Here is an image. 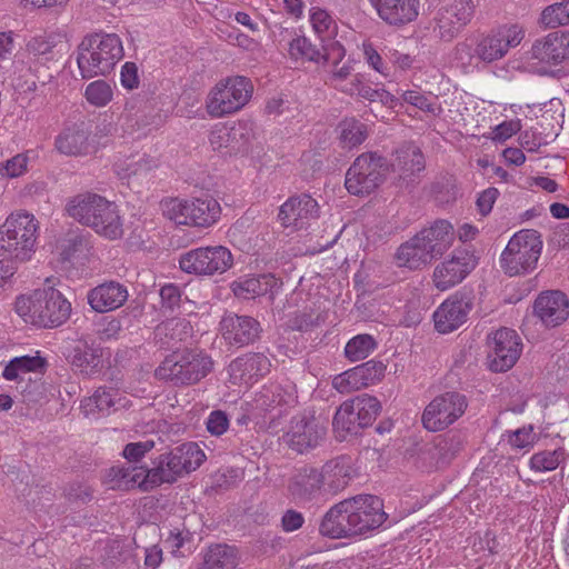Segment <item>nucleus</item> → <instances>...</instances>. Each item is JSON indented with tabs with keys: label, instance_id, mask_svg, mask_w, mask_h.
I'll return each mask as SVG.
<instances>
[{
	"label": "nucleus",
	"instance_id": "nucleus-26",
	"mask_svg": "<svg viewBox=\"0 0 569 569\" xmlns=\"http://www.w3.org/2000/svg\"><path fill=\"white\" fill-rule=\"evenodd\" d=\"M530 54L547 64H559L569 58V36L551 32L536 40L531 47Z\"/></svg>",
	"mask_w": 569,
	"mask_h": 569
},
{
	"label": "nucleus",
	"instance_id": "nucleus-36",
	"mask_svg": "<svg viewBox=\"0 0 569 569\" xmlns=\"http://www.w3.org/2000/svg\"><path fill=\"white\" fill-rule=\"evenodd\" d=\"M71 366L86 377H93L102 369V351L88 345L77 346L69 355Z\"/></svg>",
	"mask_w": 569,
	"mask_h": 569
},
{
	"label": "nucleus",
	"instance_id": "nucleus-60",
	"mask_svg": "<svg viewBox=\"0 0 569 569\" xmlns=\"http://www.w3.org/2000/svg\"><path fill=\"white\" fill-rule=\"evenodd\" d=\"M310 22L315 32L320 37L329 36L331 29L335 27V21L331 16L326 10L318 7L310 9Z\"/></svg>",
	"mask_w": 569,
	"mask_h": 569
},
{
	"label": "nucleus",
	"instance_id": "nucleus-45",
	"mask_svg": "<svg viewBox=\"0 0 569 569\" xmlns=\"http://www.w3.org/2000/svg\"><path fill=\"white\" fill-rule=\"evenodd\" d=\"M543 29H556L569 24V0H562L545 7L538 18Z\"/></svg>",
	"mask_w": 569,
	"mask_h": 569
},
{
	"label": "nucleus",
	"instance_id": "nucleus-47",
	"mask_svg": "<svg viewBox=\"0 0 569 569\" xmlns=\"http://www.w3.org/2000/svg\"><path fill=\"white\" fill-rule=\"evenodd\" d=\"M288 52L295 60L329 61L330 53L322 54L306 37H296L289 42Z\"/></svg>",
	"mask_w": 569,
	"mask_h": 569
},
{
	"label": "nucleus",
	"instance_id": "nucleus-24",
	"mask_svg": "<svg viewBox=\"0 0 569 569\" xmlns=\"http://www.w3.org/2000/svg\"><path fill=\"white\" fill-rule=\"evenodd\" d=\"M533 310L545 326L557 327L569 317V300L561 291H545L536 299Z\"/></svg>",
	"mask_w": 569,
	"mask_h": 569
},
{
	"label": "nucleus",
	"instance_id": "nucleus-40",
	"mask_svg": "<svg viewBox=\"0 0 569 569\" xmlns=\"http://www.w3.org/2000/svg\"><path fill=\"white\" fill-rule=\"evenodd\" d=\"M320 472L323 485H328L330 489L345 488L352 475L350 459L346 457L332 459L322 466Z\"/></svg>",
	"mask_w": 569,
	"mask_h": 569
},
{
	"label": "nucleus",
	"instance_id": "nucleus-15",
	"mask_svg": "<svg viewBox=\"0 0 569 569\" xmlns=\"http://www.w3.org/2000/svg\"><path fill=\"white\" fill-rule=\"evenodd\" d=\"M467 407L466 397L459 392H445L437 396L425 408L423 427L432 432L445 430L466 412Z\"/></svg>",
	"mask_w": 569,
	"mask_h": 569
},
{
	"label": "nucleus",
	"instance_id": "nucleus-19",
	"mask_svg": "<svg viewBox=\"0 0 569 569\" xmlns=\"http://www.w3.org/2000/svg\"><path fill=\"white\" fill-rule=\"evenodd\" d=\"M476 267V259L467 250H456L449 259L440 262L433 270L432 282L440 291L460 283Z\"/></svg>",
	"mask_w": 569,
	"mask_h": 569
},
{
	"label": "nucleus",
	"instance_id": "nucleus-29",
	"mask_svg": "<svg viewBox=\"0 0 569 569\" xmlns=\"http://www.w3.org/2000/svg\"><path fill=\"white\" fill-rule=\"evenodd\" d=\"M417 234L433 259L448 251L456 240L453 226L447 220H437Z\"/></svg>",
	"mask_w": 569,
	"mask_h": 569
},
{
	"label": "nucleus",
	"instance_id": "nucleus-3",
	"mask_svg": "<svg viewBox=\"0 0 569 569\" xmlns=\"http://www.w3.org/2000/svg\"><path fill=\"white\" fill-rule=\"evenodd\" d=\"M123 57L120 38L113 33H94L86 37L78 52V67L83 78L110 73Z\"/></svg>",
	"mask_w": 569,
	"mask_h": 569
},
{
	"label": "nucleus",
	"instance_id": "nucleus-51",
	"mask_svg": "<svg viewBox=\"0 0 569 569\" xmlns=\"http://www.w3.org/2000/svg\"><path fill=\"white\" fill-rule=\"evenodd\" d=\"M377 343L370 335H358L350 339L345 347L346 357L352 361L367 358L376 349Z\"/></svg>",
	"mask_w": 569,
	"mask_h": 569
},
{
	"label": "nucleus",
	"instance_id": "nucleus-16",
	"mask_svg": "<svg viewBox=\"0 0 569 569\" xmlns=\"http://www.w3.org/2000/svg\"><path fill=\"white\" fill-rule=\"evenodd\" d=\"M347 512L351 515L355 536L378 529L387 519L382 500L372 495H359L347 499Z\"/></svg>",
	"mask_w": 569,
	"mask_h": 569
},
{
	"label": "nucleus",
	"instance_id": "nucleus-53",
	"mask_svg": "<svg viewBox=\"0 0 569 569\" xmlns=\"http://www.w3.org/2000/svg\"><path fill=\"white\" fill-rule=\"evenodd\" d=\"M157 166V160L147 154L139 156L138 158L133 157L116 164L118 173L122 177L140 176L151 171Z\"/></svg>",
	"mask_w": 569,
	"mask_h": 569
},
{
	"label": "nucleus",
	"instance_id": "nucleus-4",
	"mask_svg": "<svg viewBox=\"0 0 569 569\" xmlns=\"http://www.w3.org/2000/svg\"><path fill=\"white\" fill-rule=\"evenodd\" d=\"M328 53L336 59L329 77V82L335 89L369 102L379 101L385 106H393L396 99L391 93L380 87L373 88L365 74H353L352 66L349 62L339 66L338 62L345 57V49L339 42H332Z\"/></svg>",
	"mask_w": 569,
	"mask_h": 569
},
{
	"label": "nucleus",
	"instance_id": "nucleus-5",
	"mask_svg": "<svg viewBox=\"0 0 569 569\" xmlns=\"http://www.w3.org/2000/svg\"><path fill=\"white\" fill-rule=\"evenodd\" d=\"M39 222L26 211H17L0 224V251L8 258L26 262L36 252Z\"/></svg>",
	"mask_w": 569,
	"mask_h": 569
},
{
	"label": "nucleus",
	"instance_id": "nucleus-49",
	"mask_svg": "<svg viewBox=\"0 0 569 569\" xmlns=\"http://www.w3.org/2000/svg\"><path fill=\"white\" fill-rule=\"evenodd\" d=\"M565 450H543L536 452L529 460V467L535 472H548L556 470L565 460Z\"/></svg>",
	"mask_w": 569,
	"mask_h": 569
},
{
	"label": "nucleus",
	"instance_id": "nucleus-43",
	"mask_svg": "<svg viewBox=\"0 0 569 569\" xmlns=\"http://www.w3.org/2000/svg\"><path fill=\"white\" fill-rule=\"evenodd\" d=\"M44 361L39 356H23L13 358L3 369L2 376L7 380H23L24 376L43 368Z\"/></svg>",
	"mask_w": 569,
	"mask_h": 569
},
{
	"label": "nucleus",
	"instance_id": "nucleus-63",
	"mask_svg": "<svg viewBox=\"0 0 569 569\" xmlns=\"http://www.w3.org/2000/svg\"><path fill=\"white\" fill-rule=\"evenodd\" d=\"M56 46V36L40 34L32 38L28 43V50L34 56H46Z\"/></svg>",
	"mask_w": 569,
	"mask_h": 569
},
{
	"label": "nucleus",
	"instance_id": "nucleus-9",
	"mask_svg": "<svg viewBox=\"0 0 569 569\" xmlns=\"http://www.w3.org/2000/svg\"><path fill=\"white\" fill-rule=\"evenodd\" d=\"M206 455L194 442L183 443L170 452L160 455L153 467L148 468L152 489L162 483H172L183 473H189L201 466Z\"/></svg>",
	"mask_w": 569,
	"mask_h": 569
},
{
	"label": "nucleus",
	"instance_id": "nucleus-25",
	"mask_svg": "<svg viewBox=\"0 0 569 569\" xmlns=\"http://www.w3.org/2000/svg\"><path fill=\"white\" fill-rule=\"evenodd\" d=\"M271 362L263 353H248L229 365L228 372L233 385H249L270 371Z\"/></svg>",
	"mask_w": 569,
	"mask_h": 569
},
{
	"label": "nucleus",
	"instance_id": "nucleus-48",
	"mask_svg": "<svg viewBox=\"0 0 569 569\" xmlns=\"http://www.w3.org/2000/svg\"><path fill=\"white\" fill-rule=\"evenodd\" d=\"M333 427L337 432L357 433L362 429L355 406L351 400L345 401L337 410L333 418Z\"/></svg>",
	"mask_w": 569,
	"mask_h": 569
},
{
	"label": "nucleus",
	"instance_id": "nucleus-10",
	"mask_svg": "<svg viewBox=\"0 0 569 569\" xmlns=\"http://www.w3.org/2000/svg\"><path fill=\"white\" fill-rule=\"evenodd\" d=\"M541 234L533 229L516 232L501 253L500 266L506 274L521 276L532 272L542 250Z\"/></svg>",
	"mask_w": 569,
	"mask_h": 569
},
{
	"label": "nucleus",
	"instance_id": "nucleus-62",
	"mask_svg": "<svg viewBox=\"0 0 569 569\" xmlns=\"http://www.w3.org/2000/svg\"><path fill=\"white\" fill-rule=\"evenodd\" d=\"M153 447H154V442L152 440L130 442V443L126 445L122 455L129 462H138L149 451H151L153 449Z\"/></svg>",
	"mask_w": 569,
	"mask_h": 569
},
{
	"label": "nucleus",
	"instance_id": "nucleus-37",
	"mask_svg": "<svg viewBox=\"0 0 569 569\" xmlns=\"http://www.w3.org/2000/svg\"><path fill=\"white\" fill-rule=\"evenodd\" d=\"M54 147L61 154L81 157L89 152L88 133L80 128H67L54 140Z\"/></svg>",
	"mask_w": 569,
	"mask_h": 569
},
{
	"label": "nucleus",
	"instance_id": "nucleus-1",
	"mask_svg": "<svg viewBox=\"0 0 569 569\" xmlns=\"http://www.w3.org/2000/svg\"><path fill=\"white\" fill-rule=\"evenodd\" d=\"M66 212L106 239L117 240L123 236V222L118 206L100 194L83 192L70 198Z\"/></svg>",
	"mask_w": 569,
	"mask_h": 569
},
{
	"label": "nucleus",
	"instance_id": "nucleus-28",
	"mask_svg": "<svg viewBox=\"0 0 569 569\" xmlns=\"http://www.w3.org/2000/svg\"><path fill=\"white\" fill-rule=\"evenodd\" d=\"M297 400L295 385L289 380L271 382L257 392L253 402L257 409L268 411L277 407L293 405Z\"/></svg>",
	"mask_w": 569,
	"mask_h": 569
},
{
	"label": "nucleus",
	"instance_id": "nucleus-38",
	"mask_svg": "<svg viewBox=\"0 0 569 569\" xmlns=\"http://www.w3.org/2000/svg\"><path fill=\"white\" fill-rule=\"evenodd\" d=\"M192 335L190 321L183 318H172L161 322L154 330V338L163 347L187 340Z\"/></svg>",
	"mask_w": 569,
	"mask_h": 569
},
{
	"label": "nucleus",
	"instance_id": "nucleus-31",
	"mask_svg": "<svg viewBox=\"0 0 569 569\" xmlns=\"http://www.w3.org/2000/svg\"><path fill=\"white\" fill-rule=\"evenodd\" d=\"M347 499L332 506L323 516L319 531L322 536L332 539L355 537L351 515L347 512Z\"/></svg>",
	"mask_w": 569,
	"mask_h": 569
},
{
	"label": "nucleus",
	"instance_id": "nucleus-30",
	"mask_svg": "<svg viewBox=\"0 0 569 569\" xmlns=\"http://www.w3.org/2000/svg\"><path fill=\"white\" fill-rule=\"evenodd\" d=\"M128 299L127 288L116 281L104 282L88 293V302L97 312H108L120 308Z\"/></svg>",
	"mask_w": 569,
	"mask_h": 569
},
{
	"label": "nucleus",
	"instance_id": "nucleus-42",
	"mask_svg": "<svg viewBox=\"0 0 569 569\" xmlns=\"http://www.w3.org/2000/svg\"><path fill=\"white\" fill-rule=\"evenodd\" d=\"M59 249L64 260L86 258L92 249L91 236L88 232L69 233L61 240Z\"/></svg>",
	"mask_w": 569,
	"mask_h": 569
},
{
	"label": "nucleus",
	"instance_id": "nucleus-23",
	"mask_svg": "<svg viewBox=\"0 0 569 569\" xmlns=\"http://www.w3.org/2000/svg\"><path fill=\"white\" fill-rule=\"evenodd\" d=\"M222 338L230 346L243 347L253 342L260 332V323L249 316L227 315L220 322Z\"/></svg>",
	"mask_w": 569,
	"mask_h": 569
},
{
	"label": "nucleus",
	"instance_id": "nucleus-39",
	"mask_svg": "<svg viewBox=\"0 0 569 569\" xmlns=\"http://www.w3.org/2000/svg\"><path fill=\"white\" fill-rule=\"evenodd\" d=\"M238 563L239 557L234 547L217 543L203 553L202 565L198 569H234Z\"/></svg>",
	"mask_w": 569,
	"mask_h": 569
},
{
	"label": "nucleus",
	"instance_id": "nucleus-20",
	"mask_svg": "<svg viewBox=\"0 0 569 569\" xmlns=\"http://www.w3.org/2000/svg\"><path fill=\"white\" fill-rule=\"evenodd\" d=\"M472 309L471 300L461 293L448 297L433 312L435 329L442 335L459 329Z\"/></svg>",
	"mask_w": 569,
	"mask_h": 569
},
{
	"label": "nucleus",
	"instance_id": "nucleus-6",
	"mask_svg": "<svg viewBox=\"0 0 569 569\" xmlns=\"http://www.w3.org/2000/svg\"><path fill=\"white\" fill-rule=\"evenodd\" d=\"M213 369V360L202 350L183 349L168 355L156 369V377L174 386H191Z\"/></svg>",
	"mask_w": 569,
	"mask_h": 569
},
{
	"label": "nucleus",
	"instance_id": "nucleus-61",
	"mask_svg": "<svg viewBox=\"0 0 569 569\" xmlns=\"http://www.w3.org/2000/svg\"><path fill=\"white\" fill-rule=\"evenodd\" d=\"M402 99L405 102L432 114H437L439 107L431 102L428 97L423 96L418 90H407L402 92Z\"/></svg>",
	"mask_w": 569,
	"mask_h": 569
},
{
	"label": "nucleus",
	"instance_id": "nucleus-22",
	"mask_svg": "<svg viewBox=\"0 0 569 569\" xmlns=\"http://www.w3.org/2000/svg\"><path fill=\"white\" fill-rule=\"evenodd\" d=\"M378 17L388 26L403 27L419 16L420 0H369Z\"/></svg>",
	"mask_w": 569,
	"mask_h": 569
},
{
	"label": "nucleus",
	"instance_id": "nucleus-8",
	"mask_svg": "<svg viewBox=\"0 0 569 569\" xmlns=\"http://www.w3.org/2000/svg\"><path fill=\"white\" fill-rule=\"evenodd\" d=\"M206 455L194 442L183 443L170 452L160 455L153 467L148 468L152 489L162 483H172L183 473H189L201 466Z\"/></svg>",
	"mask_w": 569,
	"mask_h": 569
},
{
	"label": "nucleus",
	"instance_id": "nucleus-14",
	"mask_svg": "<svg viewBox=\"0 0 569 569\" xmlns=\"http://www.w3.org/2000/svg\"><path fill=\"white\" fill-rule=\"evenodd\" d=\"M179 264L181 270L188 273L221 274L232 267L233 256L223 246L201 247L182 254Z\"/></svg>",
	"mask_w": 569,
	"mask_h": 569
},
{
	"label": "nucleus",
	"instance_id": "nucleus-12",
	"mask_svg": "<svg viewBox=\"0 0 569 569\" xmlns=\"http://www.w3.org/2000/svg\"><path fill=\"white\" fill-rule=\"evenodd\" d=\"M525 36L526 29L520 23L500 24L478 37L471 58L485 63L501 60L510 49L521 43Z\"/></svg>",
	"mask_w": 569,
	"mask_h": 569
},
{
	"label": "nucleus",
	"instance_id": "nucleus-50",
	"mask_svg": "<svg viewBox=\"0 0 569 569\" xmlns=\"http://www.w3.org/2000/svg\"><path fill=\"white\" fill-rule=\"evenodd\" d=\"M209 143L216 151H237L239 150L237 141V131L229 129L223 124H216L209 133Z\"/></svg>",
	"mask_w": 569,
	"mask_h": 569
},
{
	"label": "nucleus",
	"instance_id": "nucleus-56",
	"mask_svg": "<svg viewBox=\"0 0 569 569\" xmlns=\"http://www.w3.org/2000/svg\"><path fill=\"white\" fill-rule=\"evenodd\" d=\"M363 388L379 382L386 372V366L381 361L370 360L356 367Z\"/></svg>",
	"mask_w": 569,
	"mask_h": 569
},
{
	"label": "nucleus",
	"instance_id": "nucleus-21",
	"mask_svg": "<svg viewBox=\"0 0 569 569\" xmlns=\"http://www.w3.org/2000/svg\"><path fill=\"white\" fill-rule=\"evenodd\" d=\"M319 206L308 194L289 198L279 209L278 218L284 228L307 229L318 218Z\"/></svg>",
	"mask_w": 569,
	"mask_h": 569
},
{
	"label": "nucleus",
	"instance_id": "nucleus-2",
	"mask_svg": "<svg viewBox=\"0 0 569 569\" xmlns=\"http://www.w3.org/2000/svg\"><path fill=\"white\" fill-rule=\"evenodd\" d=\"M54 286L56 279L47 278L42 288L17 298L16 311L26 323L54 328L69 318L71 305Z\"/></svg>",
	"mask_w": 569,
	"mask_h": 569
},
{
	"label": "nucleus",
	"instance_id": "nucleus-46",
	"mask_svg": "<svg viewBox=\"0 0 569 569\" xmlns=\"http://www.w3.org/2000/svg\"><path fill=\"white\" fill-rule=\"evenodd\" d=\"M338 130L340 143L343 148L348 149H352L361 144L368 136L366 124L355 118L342 120L338 126Z\"/></svg>",
	"mask_w": 569,
	"mask_h": 569
},
{
	"label": "nucleus",
	"instance_id": "nucleus-52",
	"mask_svg": "<svg viewBox=\"0 0 569 569\" xmlns=\"http://www.w3.org/2000/svg\"><path fill=\"white\" fill-rule=\"evenodd\" d=\"M351 401L355 406L356 413L358 415V419L360 420V425H362V427L371 425L376 420L381 409L379 400L368 395L359 396Z\"/></svg>",
	"mask_w": 569,
	"mask_h": 569
},
{
	"label": "nucleus",
	"instance_id": "nucleus-17",
	"mask_svg": "<svg viewBox=\"0 0 569 569\" xmlns=\"http://www.w3.org/2000/svg\"><path fill=\"white\" fill-rule=\"evenodd\" d=\"M490 348V368L493 371H507L515 366L521 353V341L518 333L501 328L488 336Z\"/></svg>",
	"mask_w": 569,
	"mask_h": 569
},
{
	"label": "nucleus",
	"instance_id": "nucleus-27",
	"mask_svg": "<svg viewBox=\"0 0 569 569\" xmlns=\"http://www.w3.org/2000/svg\"><path fill=\"white\" fill-rule=\"evenodd\" d=\"M107 482L112 489L129 490L139 488L152 490L149 470L144 466H116L109 469Z\"/></svg>",
	"mask_w": 569,
	"mask_h": 569
},
{
	"label": "nucleus",
	"instance_id": "nucleus-58",
	"mask_svg": "<svg viewBox=\"0 0 569 569\" xmlns=\"http://www.w3.org/2000/svg\"><path fill=\"white\" fill-rule=\"evenodd\" d=\"M332 386L340 393H350L363 388L356 367L336 376Z\"/></svg>",
	"mask_w": 569,
	"mask_h": 569
},
{
	"label": "nucleus",
	"instance_id": "nucleus-54",
	"mask_svg": "<svg viewBox=\"0 0 569 569\" xmlns=\"http://www.w3.org/2000/svg\"><path fill=\"white\" fill-rule=\"evenodd\" d=\"M430 30L433 38L445 42L453 40L461 31L439 9L431 21Z\"/></svg>",
	"mask_w": 569,
	"mask_h": 569
},
{
	"label": "nucleus",
	"instance_id": "nucleus-13",
	"mask_svg": "<svg viewBox=\"0 0 569 569\" xmlns=\"http://www.w3.org/2000/svg\"><path fill=\"white\" fill-rule=\"evenodd\" d=\"M388 170L389 164L381 156L362 153L348 169L345 186L351 194H369L382 183Z\"/></svg>",
	"mask_w": 569,
	"mask_h": 569
},
{
	"label": "nucleus",
	"instance_id": "nucleus-34",
	"mask_svg": "<svg viewBox=\"0 0 569 569\" xmlns=\"http://www.w3.org/2000/svg\"><path fill=\"white\" fill-rule=\"evenodd\" d=\"M432 260V254L426 249V244H423L418 234L402 243L396 252L397 264L411 270L420 269Z\"/></svg>",
	"mask_w": 569,
	"mask_h": 569
},
{
	"label": "nucleus",
	"instance_id": "nucleus-57",
	"mask_svg": "<svg viewBox=\"0 0 569 569\" xmlns=\"http://www.w3.org/2000/svg\"><path fill=\"white\" fill-rule=\"evenodd\" d=\"M29 154L18 153L0 163V176L6 178H18L28 171Z\"/></svg>",
	"mask_w": 569,
	"mask_h": 569
},
{
	"label": "nucleus",
	"instance_id": "nucleus-18",
	"mask_svg": "<svg viewBox=\"0 0 569 569\" xmlns=\"http://www.w3.org/2000/svg\"><path fill=\"white\" fill-rule=\"evenodd\" d=\"M325 435L326 426L320 419L313 415H301L291 420L284 439L290 448L302 453L319 446Z\"/></svg>",
	"mask_w": 569,
	"mask_h": 569
},
{
	"label": "nucleus",
	"instance_id": "nucleus-11",
	"mask_svg": "<svg viewBox=\"0 0 569 569\" xmlns=\"http://www.w3.org/2000/svg\"><path fill=\"white\" fill-rule=\"evenodd\" d=\"M161 207L163 214L176 223L202 228L214 224L221 214L220 203L209 194L192 199H167Z\"/></svg>",
	"mask_w": 569,
	"mask_h": 569
},
{
	"label": "nucleus",
	"instance_id": "nucleus-41",
	"mask_svg": "<svg viewBox=\"0 0 569 569\" xmlns=\"http://www.w3.org/2000/svg\"><path fill=\"white\" fill-rule=\"evenodd\" d=\"M117 392L112 389L99 388L91 397L81 401V410L87 418H99L109 415L110 409L114 406Z\"/></svg>",
	"mask_w": 569,
	"mask_h": 569
},
{
	"label": "nucleus",
	"instance_id": "nucleus-7",
	"mask_svg": "<svg viewBox=\"0 0 569 569\" xmlns=\"http://www.w3.org/2000/svg\"><path fill=\"white\" fill-rule=\"evenodd\" d=\"M253 93L251 80L243 76H230L219 80L207 93L206 112L213 119L239 112Z\"/></svg>",
	"mask_w": 569,
	"mask_h": 569
},
{
	"label": "nucleus",
	"instance_id": "nucleus-33",
	"mask_svg": "<svg viewBox=\"0 0 569 569\" xmlns=\"http://www.w3.org/2000/svg\"><path fill=\"white\" fill-rule=\"evenodd\" d=\"M391 170L402 180H410L425 169V158L415 144H405L399 148L390 162Z\"/></svg>",
	"mask_w": 569,
	"mask_h": 569
},
{
	"label": "nucleus",
	"instance_id": "nucleus-32",
	"mask_svg": "<svg viewBox=\"0 0 569 569\" xmlns=\"http://www.w3.org/2000/svg\"><path fill=\"white\" fill-rule=\"evenodd\" d=\"M276 289H278V280L270 273L257 277H242L231 284L233 295L243 300L256 299L268 293H270L272 299Z\"/></svg>",
	"mask_w": 569,
	"mask_h": 569
},
{
	"label": "nucleus",
	"instance_id": "nucleus-55",
	"mask_svg": "<svg viewBox=\"0 0 569 569\" xmlns=\"http://www.w3.org/2000/svg\"><path fill=\"white\" fill-rule=\"evenodd\" d=\"M84 94L90 104L101 108L112 100L113 91L108 82L96 80L87 86Z\"/></svg>",
	"mask_w": 569,
	"mask_h": 569
},
{
	"label": "nucleus",
	"instance_id": "nucleus-64",
	"mask_svg": "<svg viewBox=\"0 0 569 569\" xmlns=\"http://www.w3.org/2000/svg\"><path fill=\"white\" fill-rule=\"evenodd\" d=\"M229 420L224 412L217 410L212 411L207 420V429L211 435L220 436L228 429Z\"/></svg>",
	"mask_w": 569,
	"mask_h": 569
},
{
	"label": "nucleus",
	"instance_id": "nucleus-59",
	"mask_svg": "<svg viewBox=\"0 0 569 569\" xmlns=\"http://www.w3.org/2000/svg\"><path fill=\"white\" fill-rule=\"evenodd\" d=\"M537 440L532 426H526L508 432V442L513 449H529Z\"/></svg>",
	"mask_w": 569,
	"mask_h": 569
},
{
	"label": "nucleus",
	"instance_id": "nucleus-44",
	"mask_svg": "<svg viewBox=\"0 0 569 569\" xmlns=\"http://www.w3.org/2000/svg\"><path fill=\"white\" fill-rule=\"evenodd\" d=\"M475 9L473 0H449L439 8L460 30L472 20Z\"/></svg>",
	"mask_w": 569,
	"mask_h": 569
},
{
	"label": "nucleus",
	"instance_id": "nucleus-35",
	"mask_svg": "<svg viewBox=\"0 0 569 569\" xmlns=\"http://www.w3.org/2000/svg\"><path fill=\"white\" fill-rule=\"evenodd\" d=\"M322 485L323 480L319 469L303 467L292 478L289 491L297 499L309 500L321 489Z\"/></svg>",
	"mask_w": 569,
	"mask_h": 569
}]
</instances>
